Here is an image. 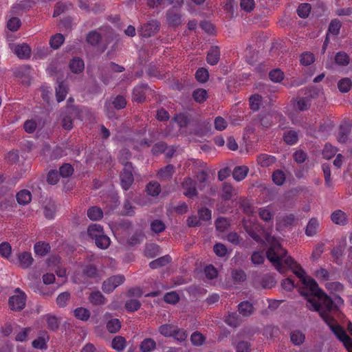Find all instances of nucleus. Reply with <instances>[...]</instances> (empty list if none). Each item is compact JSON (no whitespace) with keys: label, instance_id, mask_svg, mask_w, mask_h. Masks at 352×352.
<instances>
[{"label":"nucleus","instance_id":"a878e982","mask_svg":"<svg viewBox=\"0 0 352 352\" xmlns=\"http://www.w3.org/2000/svg\"><path fill=\"white\" fill-rule=\"evenodd\" d=\"M248 168L245 166H236L232 172L233 178L237 181H242L247 176Z\"/></svg>","mask_w":352,"mask_h":352},{"label":"nucleus","instance_id":"774afa93","mask_svg":"<svg viewBox=\"0 0 352 352\" xmlns=\"http://www.w3.org/2000/svg\"><path fill=\"white\" fill-rule=\"evenodd\" d=\"M341 28V23L340 21L337 19H333L329 26L328 31L329 32L331 33L334 35H338L340 33V30Z\"/></svg>","mask_w":352,"mask_h":352},{"label":"nucleus","instance_id":"603ef678","mask_svg":"<svg viewBox=\"0 0 352 352\" xmlns=\"http://www.w3.org/2000/svg\"><path fill=\"white\" fill-rule=\"evenodd\" d=\"M262 101V97L258 94H255L250 98V107L254 111H258L260 108Z\"/></svg>","mask_w":352,"mask_h":352},{"label":"nucleus","instance_id":"4c0bfd02","mask_svg":"<svg viewBox=\"0 0 352 352\" xmlns=\"http://www.w3.org/2000/svg\"><path fill=\"white\" fill-rule=\"evenodd\" d=\"M102 39L101 34L96 30L91 31L87 36V42L93 45H97Z\"/></svg>","mask_w":352,"mask_h":352},{"label":"nucleus","instance_id":"2eb2a0df","mask_svg":"<svg viewBox=\"0 0 352 352\" xmlns=\"http://www.w3.org/2000/svg\"><path fill=\"white\" fill-rule=\"evenodd\" d=\"M331 219L334 223L340 226H344L348 223L346 213L340 210L333 212L331 215Z\"/></svg>","mask_w":352,"mask_h":352},{"label":"nucleus","instance_id":"dca6fc26","mask_svg":"<svg viewBox=\"0 0 352 352\" xmlns=\"http://www.w3.org/2000/svg\"><path fill=\"white\" fill-rule=\"evenodd\" d=\"M320 223L316 218H311L305 228V234L307 236H314L316 235L319 229Z\"/></svg>","mask_w":352,"mask_h":352},{"label":"nucleus","instance_id":"7c9ffc66","mask_svg":"<svg viewBox=\"0 0 352 352\" xmlns=\"http://www.w3.org/2000/svg\"><path fill=\"white\" fill-rule=\"evenodd\" d=\"M156 348V342L152 338H146L143 340L140 345L142 352H151Z\"/></svg>","mask_w":352,"mask_h":352},{"label":"nucleus","instance_id":"c85d7f7f","mask_svg":"<svg viewBox=\"0 0 352 352\" xmlns=\"http://www.w3.org/2000/svg\"><path fill=\"white\" fill-rule=\"evenodd\" d=\"M87 217L92 221H98L102 218L103 211L97 206H92L87 210Z\"/></svg>","mask_w":352,"mask_h":352},{"label":"nucleus","instance_id":"f257e3e1","mask_svg":"<svg viewBox=\"0 0 352 352\" xmlns=\"http://www.w3.org/2000/svg\"><path fill=\"white\" fill-rule=\"evenodd\" d=\"M289 270L298 277L305 285V291L301 294L306 297L307 308L318 312L320 316L344 346L348 349H352L351 338L332 316V312L337 309L338 305H344V300L340 296H336L334 302L331 297L319 288L314 279L305 276V272L300 265L292 256L287 255V270Z\"/></svg>","mask_w":352,"mask_h":352},{"label":"nucleus","instance_id":"9b49d317","mask_svg":"<svg viewBox=\"0 0 352 352\" xmlns=\"http://www.w3.org/2000/svg\"><path fill=\"white\" fill-rule=\"evenodd\" d=\"M220 59V49L218 46H212L209 50L206 61L210 65H215L218 63Z\"/></svg>","mask_w":352,"mask_h":352},{"label":"nucleus","instance_id":"3c124183","mask_svg":"<svg viewBox=\"0 0 352 352\" xmlns=\"http://www.w3.org/2000/svg\"><path fill=\"white\" fill-rule=\"evenodd\" d=\"M12 253V246L8 242H2L0 244V255L1 257L9 259Z\"/></svg>","mask_w":352,"mask_h":352},{"label":"nucleus","instance_id":"6ab92c4d","mask_svg":"<svg viewBox=\"0 0 352 352\" xmlns=\"http://www.w3.org/2000/svg\"><path fill=\"white\" fill-rule=\"evenodd\" d=\"M16 199L19 205L25 206L32 200V194L30 190L23 189L16 193Z\"/></svg>","mask_w":352,"mask_h":352},{"label":"nucleus","instance_id":"f03ea898","mask_svg":"<svg viewBox=\"0 0 352 352\" xmlns=\"http://www.w3.org/2000/svg\"><path fill=\"white\" fill-rule=\"evenodd\" d=\"M14 292L16 294L9 298L8 305L11 310L20 311L25 306L26 295L19 288H16Z\"/></svg>","mask_w":352,"mask_h":352},{"label":"nucleus","instance_id":"ea45409f","mask_svg":"<svg viewBox=\"0 0 352 352\" xmlns=\"http://www.w3.org/2000/svg\"><path fill=\"white\" fill-rule=\"evenodd\" d=\"M160 191V184L157 182H151L146 185L147 193L153 197L157 196Z\"/></svg>","mask_w":352,"mask_h":352},{"label":"nucleus","instance_id":"39448f33","mask_svg":"<svg viewBox=\"0 0 352 352\" xmlns=\"http://www.w3.org/2000/svg\"><path fill=\"white\" fill-rule=\"evenodd\" d=\"M275 247L270 248L266 252L267 259L272 263L276 269L281 274L286 272V268L283 264V259L279 256L275 250Z\"/></svg>","mask_w":352,"mask_h":352},{"label":"nucleus","instance_id":"72a5a7b5","mask_svg":"<svg viewBox=\"0 0 352 352\" xmlns=\"http://www.w3.org/2000/svg\"><path fill=\"white\" fill-rule=\"evenodd\" d=\"M87 234L92 239H94L98 236L104 234L103 228L99 224H91L87 228Z\"/></svg>","mask_w":352,"mask_h":352},{"label":"nucleus","instance_id":"20e7f679","mask_svg":"<svg viewBox=\"0 0 352 352\" xmlns=\"http://www.w3.org/2000/svg\"><path fill=\"white\" fill-rule=\"evenodd\" d=\"M166 21L169 26L178 27L182 23L181 10L177 6H173L166 11Z\"/></svg>","mask_w":352,"mask_h":352},{"label":"nucleus","instance_id":"58836bf2","mask_svg":"<svg viewBox=\"0 0 352 352\" xmlns=\"http://www.w3.org/2000/svg\"><path fill=\"white\" fill-rule=\"evenodd\" d=\"M64 41V36L61 34L58 33L51 37L50 41V45L52 48L57 50L63 45Z\"/></svg>","mask_w":352,"mask_h":352},{"label":"nucleus","instance_id":"a18cd8bd","mask_svg":"<svg viewBox=\"0 0 352 352\" xmlns=\"http://www.w3.org/2000/svg\"><path fill=\"white\" fill-rule=\"evenodd\" d=\"M195 78L201 83L207 82L209 78L208 71L204 67L199 68L195 73Z\"/></svg>","mask_w":352,"mask_h":352},{"label":"nucleus","instance_id":"4d7b16f0","mask_svg":"<svg viewBox=\"0 0 352 352\" xmlns=\"http://www.w3.org/2000/svg\"><path fill=\"white\" fill-rule=\"evenodd\" d=\"M314 60V55L311 52H305L300 55V62L303 65H310Z\"/></svg>","mask_w":352,"mask_h":352},{"label":"nucleus","instance_id":"1a4fd4ad","mask_svg":"<svg viewBox=\"0 0 352 352\" xmlns=\"http://www.w3.org/2000/svg\"><path fill=\"white\" fill-rule=\"evenodd\" d=\"M148 88L147 84H141L133 89V99L135 102L141 103L145 100L146 90Z\"/></svg>","mask_w":352,"mask_h":352},{"label":"nucleus","instance_id":"a211bd4d","mask_svg":"<svg viewBox=\"0 0 352 352\" xmlns=\"http://www.w3.org/2000/svg\"><path fill=\"white\" fill-rule=\"evenodd\" d=\"M238 311L244 317L251 316L254 312V307L251 302L248 300L241 302L238 305Z\"/></svg>","mask_w":352,"mask_h":352},{"label":"nucleus","instance_id":"de8ad7c7","mask_svg":"<svg viewBox=\"0 0 352 352\" xmlns=\"http://www.w3.org/2000/svg\"><path fill=\"white\" fill-rule=\"evenodd\" d=\"M233 192V187L231 184L225 182L223 184L221 199L225 201H228L232 198Z\"/></svg>","mask_w":352,"mask_h":352},{"label":"nucleus","instance_id":"e433bc0d","mask_svg":"<svg viewBox=\"0 0 352 352\" xmlns=\"http://www.w3.org/2000/svg\"><path fill=\"white\" fill-rule=\"evenodd\" d=\"M74 314L77 319L82 321L88 320L90 317L89 310L82 307L75 309Z\"/></svg>","mask_w":352,"mask_h":352},{"label":"nucleus","instance_id":"b1692460","mask_svg":"<svg viewBox=\"0 0 352 352\" xmlns=\"http://www.w3.org/2000/svg\"><path fill=\"white\" fill-rule=\"evenodd\" d=\"M351 126L347 124L341 125L338 133L337 139L340 143H345L351 133Z\"/></svg>","mask_w":352,"mask_h":352},{"label":"nucleus","instance_id":"4468645a","mask_svg":"<svg viewBox=\"0 0 352 352\" xmlns=\"http://www.w3.org/2000/svg\"><path fill=\"white\" fill-rule=\"evenodd\" d=\"M292 102L294 108L302 111L308 109L311 105L310 100L307 96L297 97Z\"/></svg>","mask_w":352,"mask_h":352},{"label":"nucleus","instance_id":"4be33fe9","mask_svg":"<svg viewBox=\"0 0 352 352\" xmlns=\"http://www.w3.org/2000/svg\"><path fill=\"white\" fill-rule=\"evenodd\" d=\"M69 67L73 73L79 74L84 70L85 63L82 59L75 57L71 60Z\"/></svg>","mask_w":352,"mask_h":352},{"label":"nucleus","instance_id":"5fc2aeb1","mask_svg":"<svg viewBox=\"0 0 352 352\" xmlns=\"http://www.w3.org/2000/svg\"><path fill=\"white\" fill-rule=\"evenodd\" d=\"M70 300V294L68 292L60 293L56 298V303L60 307H65Z\"/></svg>","mask_w":352,"mask_h":352},{"label":"nucleus","instance_id":"6e6552de","mask_svg":"<svg viewBox=\"0 0 352 352\" xmlns=\"http://www.w3.org/2000/svg\"><path fill=\"white\" fill-rule=\"evenodd\" d=\"M160 23L156 20L148 21L142 28V34L144 37H151L160 29Z\"/></svg>","mask_w":352,"mask_h":352},{"label":"nucleus","instance_id":"9d476101","mask_svg":"<svg viewBox=\"0 0 352 352\" xmlns=\"http://www.w3.org/2000/svg\"><path fill=\"white\" fill-rule=\"evenodd\" d=\"M245 229L247 233L251 236L255 241L257 243H261L263 241L261 234L262 233V230L257 224H254L252 226H249L248 225H245Z\"/></svg>","mask_w":352,"mask_h":352},{"label":"nucleus","instance_id":"0eeeda50","mask_svg":"<svg viewBox=\"0 0 352 352\" xmlns=\"http://www.w3.org/2000/svg\"><path fill=\"white\" fill-rule=\"evenodd\" d=\"M184 189V195L188 197L192 198L197 195L196 182L190 177H186L182 183Z\"/></svg>","mask_w":352,"mask_h":352},{"label":"nucleus","instance_id":"f704fd0d","mask_svg":"<svg viewBox=\"0 0 352 352\" xmlns=\"http://www.w3.org/2000/svg\"><path fill=\"white\" fill-rule=\"evenodd\" d=\"M325 288L331 293H340L342 292L344 289V285L340 282H326L324 284Z\"/></svg>","mask_w":352,"mask_h":352},{"label":"nucleus","instance_id":"79ce46f5","mask_svg":"<svg viewBox=\"0 0 352 352\" xmlns=\"http://www.w3.org/2000/svg\"><path fill=\"white\" fill-rule=\"evenodd\" d=\"M225 322L228 325L232 327H236L239 326L241 323V319L236 312H233L228 314L225 320Z\"/></svg>","mask_w":352,"mask_h":352},{"label":"nucleus","instance_id":"680f3d73","mask_svg":"<svg viewBox=\"0 0 352 352\" xmlns=\"http://www.w3.org/2000/svg\"><path fill=\"white\" fill-rule=\"evenodd\" d=\"M269 77L272 81L279 82L283 79L284 73L279 69H275L270 72Z\"/></svg>","mask_w":352,"mask_h":352},{"label":"nucleus","instance_id":"6e6d98bb","mask_svg":"<svg viewBox=\"0 0 352 352\" xmlns=\"http://www.w3.org/2000/svg\"><path fill=\"white\" fill-rule=\"evenodd\" d=\"M174 120L180 127H186L190 123L188 116L186 113L177 114Z\"/></svg>","mask_w":352,"mask_h":352},{"label":"nucleus","instance_id":"2f4dec72","mask_svg":"<svg viewBox=\"0 0 352 352\" xmlns=\"http://www.w3.org/2000/svg\"><path fill=\"white\" fill-rule=\"evenodd\" d=\"M170 261V256L166 255L150 262L149 267L151 269H157L158 267L166 265V264L169 263Z\"/></svg>","mask_w":352,"mask_h":352},{"label":"nucleus","instance_id":"13d9d810","mask_svg":"<svg viewBox=\"0 0 352 352\" xmlns=\"http://www.w3.org/2000/svg\"><path fill=\"white\" fill-rule=\"evenodd\" d=\"M21 20L17 17H12L7 22V28L11 32H16L21 27Z\"/></svg>","mask_w":352,"mask_h":352},{"label":"nucleus","instance_id":"bf43d9fd","mask_svg":"<svg viewBox=\"0 0 352 352\" xmlns=\"http://www.w3.org/2000/svg\"><path fill=\"white\" fill-rule=\"evenodd\" d=\"M311 6L308 3H302L297 9L298 16L302 19L307 18L309 16Z\"/></svg>","mask_w":352,"mask_h":352},{"label":"nucleus","instance_id":"e2e57ef3","mask_svg":"<svg viewBox=\"0 0 352 352\" xmlns=\"http://www.w3.org/2000/svg\"><path fill=\"white\" fill-rule=\"evenodd\" d=\"M74 173V168L69 164H64L59 168L58 174L63 177H68Z\"/></svg>","mask_w":352,"mask_h":352},{"label":"nucleus","instance_id":"338daca9","mask_svg":"<svg viewBox=\"0 0 352 352\" xmlns=\"http://www.w3.org/2000/svg\"><path fill=\"white\" fill-rule=\"evenodd\" d=\"M336 147L329 144H326L322 151V155L326 159H330L336 155Z\"/></svg>","mask_w":352,"mask_h":352},{"label":"nucleus","instance_id":"393cba45","mask_svg":"<svg viewBox=\"0 0 352 352\" xmlns=\"http://www.w3.org/2000/svg\"><path fill=\"white\" fill-rule=\"evenodd\" d=\"M68 89L64 82L58 83L57 87H56V97L58 102H60L65 99L67 94Z\"/></svg>","mask_w":352,"mask_h":352},{"label":"nucleus","instance_id":"0e129e2a","mask_svg":"<svg viewBox=\"0 0 352 352\" xmlns=\"http://www.w3.org/2000/svg\"><path fill=\"white\" fill-rule=\"evenodd\" d=\"M280 331L277 327L267 326L264 329L263 334L271 339L276 338L279 335Z\"/></svg>","mask_w":352,"mask_h":352},{"label":"nucleus","instance_id":"7ed1b4c3","mask_svg":"<svg viewBox=\"0 0 352 352\" xmlns=\"http://www.w3.org/2000/svg\"><path fill=\"white\" fill-rule=\"evenodd\" d=\"M122 163L124 164V167L120 175L121 186L124 190H127L134 181L133 166L132 164L129 162H124V161H122Z\"/></svg>","mask_w":352,"mask_h":352},{"label":"nucleus","instance_id":"473e14b6","mask_svg":"<svg viewBox=\"0 0 352 352\" xmlns=\"http://www.w3.org/2000/svg\"><path fill=\"white\" fill-rule=\"evenodd\" d=\"M176 326L173 324H162L159 327L160 333L167 338L172 337L175 331Z\"/></svg>","mask_w":352,"mask_h":352},{"label":"nucleus","instance_id":"49530a36","mask_svg":"<svg viewBox=\"0 0 352 352\" xmlns=\"http://www.w3.org/2000/svg\"><path fill=\"white\" fill-rule=\"evenodd\" d=\"M165 229V223L160 219H155L151 223V230L155 234L161 233L164 232Z\"/></svg>","mask_w":352,"mask_h":352},{"label":"nucleus","instance_id":"f8f14e48","mask_svg":"<svg viewBox=\"0 0 352 352\" xmlns=\"http://www.w3.org/2000/svg\"><path fill=\"white\" fill-rule=\"evenodd\" d=\"M14 52L21 59H27L31 54V49L26 43L16 45L14 46Z\"/></svg>","mask_w":352,"mask_h":352},{"label":"nucleus","instance_id":"ddd939ff","mask_svg":"<svg viewBox=\"0 0 352 352\" xmlns=\"http://www.w3.org/2000/svg\"><path fill=\"white\" fill-rule=\"evenodd\" d=\"M17 262L21 268H28L33 263V258L30 252H23L18 254Z\"/></svg>","mask_w":352,"mask_h":352},{"label":"nucleus","instance_id":"c756f323","mask_svg":"<svg viewBox=\"0 0 352 352\" xmlns=\"http://www.w3.org/2000/svg\"><path fill=\"white\" fill-rule=\"evenodd\" d=\"M36 254L39 256H45L51 249L49 243L45 242H37L34 247Z\"/></svg>","mask_w":352,"mask_h":352},{"label":"nucleus","instance_id":"864d4df0","mask_svg":"<svg viewBox=\"0 0 352 352\" xmlns=\"http://www.w3.org/2000/svg\"><path fill=\"white\" fill-rule=\"evenodd\" d=\"M124 307L128 311L133 312L140 308L141 303L138 300L130 299L126 301Z\"/></svg>","mask_w":352,"mask_h":352},{"label":"nucleus","instance_id":"052dcab7","mask_svg":"<svg viewBox=\"0 0 352 352\" xmlns=\"http://www.w3.org/2000/svg\"><path fill=\"white\" fill-rule=\"evenodd\" d=\"M335 61L339 65H346L349 63V58L348 55L342 52H339L335 56Z\"/></svg>","mask_w":352,"mask_h":352},{"label":"nucleus","instance_id":"37998d69","mask_svg":"<svg viewBox=\"0 0 352 352\" xmlns=\"http://www.w3.org/2000/svg\"><path fill=\"white\" fill-rule=\"evenodd\" d=\"M305 339V335L300 331H294L290 334V340L295 345L302 344Z\"/></svg>","mask_w":352,"mask_h":352},{"label":"nucleus","instance_id":"c03bdc74","mask_svg":"<svg viewBox=\"0 0 352 352\" xmlns=\"http://www.w3.org/2000/svg\"><path fill=\"white\" fill-rule=\"evenodd\" d=\"M49 338L46 333L43 336H39L37 339L34 340L32 344V346L38 349H43L47 347L46 343L48 341Z\"/></svg>","mask_w":352,"mask_h":352},{"label":"nucleus","instance_id":"bb28decb","mask_svg":"<svg viewBox=\"0 0 352 352\" xmlns=\"http://www.w3.org/2000/svg\"><path fill=\"white\" fill-rule=\"evenodd\" d=\"M82 274L89 278H97L99 277L98 269L92 264L85 265L82 268Z\"/></svg>","mask_w":352,"mask_h":352},{"label":"nucleus","instance_id":"5701e85b","mask_svg":"<svg viewBox=\"0 0 352 352\" xmlns=\"http://www.w3.org/2000/svg\"><path fill=\"white\" fill-rule=\"evenodd\" d=\"M346 244V240L344 239L331 250V255L337 263L341 261V258L344 254Z\"/></svg>","mask_w":352,"mask_h":352},{"label":"nucleus","instance_id":"412c9836","mask_svg":"<svg viewBox=\"0 0 352 352\" xmlns=\"http://www.w3.org/2000/svg\"><path fill=\"white\" fill-rule=\"evenodd\" d=\"M174 170L173 165L168 164L158 170L157 177L162 180H168L172 178Z\"/></svg>","mask_w":352,"mask_h":352},{"label":"nucleus","instance_id":"09e8293b","mask_svg":"<svg viewBox=\"0 0 352 352\" xmlns=\"http://www.w3.org/2000/svg\"><path fill=\"white\" fill-rule=\"evenodd\" d=\"M208 96L206 90L204 89H197L192 93V97L194 100L199 103L204 102Z\"/></svg>","mask_w":352,"mask_h":352},{"label":"nucleus","instance_id":"423d86ee","mask_svg":"<svg viewBox=\"0 0 352 352\" xmlns=\"http://www.w3.org/2000/svg\"><path fill=\"white\" fill-rule=\"evenodd\" d=\"M78 116V110L74 106L68 107L67 114L62 120L63 128L70 131L73 128V121Z\"/></svg>","mask_w":352,"mask_h":352},{"label":"nucleus","instance_id":"8fccbe9b","mask_svg":"<svg viewBox=\"0 0 352 352\" xmlns=\"http://www.w3.org/2000/svg\"><path fill=\"white\" fill-rule=\"evenodd\" d=\"M285 179V174L281 170H276L272 174V181L278 186L283 185Z\"/></svg>","mask_w":352,"mask_h":352},{"label":"nucleus","instance_id":"aec40b11","mask_svg":"<svg viewBox=\"0 0 352 352\" xmlns=\"http://www.w3.org/2000/svg\"><path fill=\"white\" fill-rule=\"evenodd\" d=\"M276 159L274 156L262 153L257 157V162L262 167H268L275 164Z\"/></svg>","mask_w":352,"mask_h":352},{"label":"nucleus","instance_id":"c9c22d12","mask_svg":"<svg viewBox=\"0 0 352 352\" xmlns=\"http://www.w3.org/2000/svg\"><path fill=\"white\" fill-rule=\"evenodd\" d=\"M126 339L124 337L117 336L113 339L111 346L118 351H122L126 347Z\"/></svg>","mask_w":352,"mask_h":352},{"label":"nucleus","instance_id":"a19ab883","mask_svg":"<svg viewBox=\"0 0 352 352\" xmlns=\"http://www.w3.org/2000/svg\"><path fill=\"white\" fill-rule=\"evenodd\" d=\"M121 328V322L118 318L109 320L107 323V329L111 333H117Z\"/></svg>","mask_w":352,"mask_h":352},{"label":"nucleus","instance_id":"cd10ccee","mask_svg":"<svg viewBox=\"0 0 352 352\" xmlns=\"http://www.w3.org/2000/svg\"><path fill=\"white\" fill-rule=\"evenodd\" d=\"M94 240L96 246L102 250L107 249L111 243L109 237L104 234L98 236Z\"/></svg>","mask_w":352,"mask_h":352},{"label":"nucleus","instance_id":"f3484780","mask_svg":"<svg viewBox=\"0 0 352 352\" xmlns=\"http://www.w3.org/2000/svg\"><path fill=\"white\" fill-rule=\"evenodd\" d=\"M89 301L93 305L100 306L105 304L106 298L100 291H94L89 294Z\"/></svg>","mask_w":352,"mask_h":352},{"label":"nucleus","instance_id":"69168bd1","mask_svg":"<svg viewBox=\"0 0 352 352\" xmlns=\"http://www.w3.org/2000/svg\"><path fill=\"white\" fill-rule=\"evenodd\" d=\"M113 107L116 109H122L126 105V100L123 96H117L112 101Z\"/></svg>","mask_w":352,"mask_h":352}]
</instances>
